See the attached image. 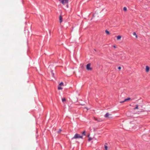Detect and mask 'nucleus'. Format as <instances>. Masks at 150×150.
Masks as SVG:
<instances>
[{
  "label": "nucleus",
  "mask_w": 150,
  "mask_h": 150,
  "mask_svg": "<svg viewBox=\"0 0 150 150\" xmlns=\"http://www.w3.org/2000/svg\"><path fill=\"white\" fill-rule=\"evenodd\" d=\"M83 136H80L79 134H76L72 138V139H78V138H82Z\"/></svg>",
  "instance_id": "1"
},
{
  "label": "nucleus",
  "mask_w": 150,
  "mask_h": 150,
  "mask_svg": "<svg viewBox=\"0 0 150 150\" xmlns=\"http://www.w3.org/2000/svg\"><path fill=\"white\" fill-rule=\"evenodd\" d=\"M69 0H59V1L63 5L67 4H68Z\"/></svg>",
  "instance_id": "2"
},
{
  "label": "nucleus",
  "mask_w": 150,
  "mask_h": 150,
  "mask_svg": "<svg viewBox=\"0 0 150 150\" xmlns=\"http://www.w3.org/2000/svg\"><path fill=\"white\" fill-rule=\"evenodd\" d=\"M91 64H88L86 65V69L88 70H91L92 68L90 67Z\"/></svg>",
  "instance_id": "3"
},
{
  "label": "nucleus",
  "mask_w": 150,
  "mask_h": 150,
  "mask_svg": "<svg viewBox=\"0 0 150 150\" xmlns=\"http://www.w3.org/2000/svg\"><path fill=\"white\" fill-rule=\"evenodd\" d=\"M111 114H110L109 113H107L105 115L104 117L106 118L109 117V118H111V117H109L110 115H111Z\"/></svg>",
  "instance_id": "4"
},
{
  "label": "nucleus",
  "mask_w": 150,
  "mask_h": 150,
  "mask_svg": "<svg viewBox=\"0 0 150 150\" xmlns=\"http://www.w3.org/2000/svg\"><path fill=\"white\" fill-rule=\"evenodd\" d=\"M131 98H127L126 99H125L123 101H121L120 102V103H122L124 102H125L127 101V100H130Z\"/></svg>",
  "instance_id": "5"
},
{
  "label": "nucleus",
  "mask_w": 150,
  "mask_h": 150,
  "mask_svg": "<svg viewBox=\"0 0 150 150\" xmlns=\"http://www.w3.org/2000/svg\"><path fill=\"white\" fill-rule=\"evenodd\" d=\"M62 21V15H60L59 16V22L60 23H61Z\"/></svg>",
  "instance_id": "6"
},
{
  "label": "nucleus",
  "mask_w": 150,
  "mask_h": 150,
  "mask_svg": "<svg viewBox=\"0 0 150 150\" xmlns=\"http://www.w3.org/2000/svg\"><path fill=\"white\" fill-rule=\"evenodd\" d=\"M149 71V68L148 66H147L146 67V72H148Z\"/></svg>",
  "instance_id": "7"
},
{
  "label": "nucleus",
  "mask_w": 150,
  "mask_h": 150,
  "mask_svg": "<svg viewBox=\"0 0 150 150\" xmlns=\"http://www.w3.org/2000/svg\"><path fill=\"white\" fill-rule=\"evenodd\" d=\"M105 32L107 35H109L110 34V32L107 30H105Z\"/></svg>",
  "instance_id": "8"
},
{
  "label": "nucleus",
  "mask_w": 150,
  "mask_h": 150,
  "mask_svg": "<svg viewBox=\"0 0 150 150\" xmlns=\"http://www.w3.org/2000/svg\"><path fill=\"white\" fill-rule=\"evenodd\" d=\"M121 38V36L120 35H118L117 37V39L119 40Z\"/></svg>",
  "instance_id": "9"
},
{
  "label": "nucleus",
  "mask_w": 150,
  "mask_h": 150,
  "mask_svg": "<svg viewBox=\"0 0 150 150\" xmlns=\"http://www.w3.org/2000/svg\"><path fill=\"white\" fill-rule=\"evenodd\" d=\"M138 109V106L137 105H136V107L134 108V110H135L136 109Z\"/></svg>",
  "instance_id": "10"
},
{
  "label": "nucleus",
  "mask_w": 150,
  "mask_h": 150,
  "mask_svg": "<svg viewBox=\"0 0 150 150\" xmlns=\"http://www.w3.org/2000/svg\"><path fill=\"white\" fill-rule=\"evenodd\" d=\"M104 148L105 150H108V146L106 145H104Z\"/></svg>",
  "instance_id": "11"
},
{
  "label": "nucleus",
  "mask_w": 150,
  "mask_h": 150,
  "mask_svg": "<svg viewBox=\"0 0 150 150\" xmlns=\"http://www.w3.org/2000/svg\"><path fill=\"white\" fill-rule=\"evenodd\" d=\"M123 10L124 11H126L127 10V8L126 7H125L123 8Z\"/></svg>",
  "instance_id": "12"
},
{
  "label": "nucleus",
  "mask_w": 150,
  "mask_h": 150,
  "mask_svg": "<svg viewBox=\"0 0 150 150\" xmlns=\"http://www.w3.org/2000/svg\"><path fill=\"white\" fill-rule=\"evenodd\" d=\"M66 100V99L65 98H64L62 99V102H64V101H65Z\"/></svg>",
  "instance_id": "13"
},
{
  "label": "nucleus",
  "mask_w": 150,
  "mask_h": 150,
  "mask_svg": "<svg viewBox=\"0 0 150 150\" xmlns=\"http://www.w3.org/2000/svg\"><path fill=\"white\" fill-rule=\"evenodd\" d=\"M85 133H86V132L85 131H84L82 133V135H84V136H85L86 135V134H85Z\"/></svg>",
  "instance_id": "14"
},
{
  "label": "nucleus",
  "mask_w": 150,
  "mask_h": 150,
  "mask_svg": "<svg viewBox=\"0 0 150 150\" xmlns=\"http://www.w3.org/2000/svg\"><path fill=\"white\" fill-rule=\"evenodd\" d=\"M58 90H61L62 89V88L60 86H58Z\"/></svg>",
  "instance_id": "15"
},
{
  "label": "nucleus",
  "mask_w": 150,
  "mask_h": 150,
  "mask_svg": "<svg viewBox=\"0 0 150 150\" xmlns=\"http://www.w3.org/2000/svg\"><path fill=\"white\" fill-rule=\"evenodd\" d=\"M62 131V129H59V131H58L57 132L58 133H59Z\"/></svg>",
  "instance_id": "16"
},
{
  "label": "nucleus",
  "mask_w": 150,
  "mask_h": 150,
  "mask_svg": "<svg viewBox=\"0 0 150 150\" xmlns=\"http://www.w3.org/2000/svg\"><path fill=\"white\" fill-rule=\"evenodd\" d=\"M60 86H63V83L62 82H61L59 84Z\"/></svg>",
  "instance_id": "17"
},
{
  "label": "nucleus",
  "mask_w": 150,
  "mask_h": 150,
  "mask_svg": "<svg viewBox=\"0 0 150 150\" xmlns=\"http://www.w3.org/2000/svg\"><path fill=\"white\" fill-rule=\"evenodd\" d=\"M136 35H137V34H136V33H135V32H134V33H133V35H135V36Z\"/></svg>",
  "instance_id": "18"
},
{
  "label": "nucleus",
  "mask_w": 150,
  "mask_h": 150,
  "mask_svg": "<svg viewBox=\"0 0 150 150\" xmlns=\"http://www.w3.org/2000/svg\"><path fill=\"white\" fill-rule=\"evenodd\" d=\"M91 140V138H90L88 139V141H90Z\"/></svg>",
  "instance_id": "19"
},
{
  "label": "nucleus",
  "mask_w": 150,
  "mask_h": 150,
  "mask_svg": "<svg viewBox=\"0 0 150 150\" xmlns=\"http://www.w3.org/2000/svg\"><path fill=\"white\" fill-rule=\"evenodd\" d=\"M118 68L119 70H120L121 69V67H118Z\"/></svg>",
  "instance_id": "20"
},
{
  "label": "nucleus",
  "mask_w": 150,
  "mask_h": 150,
  "mask_svg": "<svg viewBox=\"0 0 150 150\" xmlns=\"http://www.w3.org/2000/svg\"><path fill=\"white\" fill-rule=\"evenodd\" d=\"M113 47L114 48H116V47L115 46V45H113Z\"/></svg>",
  "instance_id": "21"
},
{
  "label": "nucleus",
  "mask_w": 150,
  "mask_h": 150,
  "mask_svg": "<svg viewBox=\"0 0 150 150\" xmlns=\"http://www.w3.org/2000/svg\"><path fill=\"white\" fill-rule=\"evenodd\" d=\"M135 36H136V38H137V35H135Z\"/></svg>",
  "instance_id": "22"
}]
</instances>
